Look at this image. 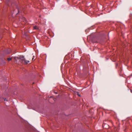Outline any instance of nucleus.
I'll return each mask as SVG.
<instances>
[{
    "label": "nucleus",
    "mask_w": 132,
    "mask_h": 132,
    "mask_svg": "<svg viewBox=\"0 0 132 132\" xmlns=\"http://www.w3.org/2000/svg\"><path fill=\"white\" fill-rule=\"evenodd\" d=\"M14 62L15 63L20 62L24 64H27L29 62V61L26 60L23 55H19L18 57H14Z\"/></svg>",
    "instance_id": "nucleus-1"
},
{
    "label": "nucleus",
    "mask_w": 132,
    "mask_h": 132,
    "mask_svg": "<svg viewBox=\"0 0 132 132\" xmlns=\"http://www.w3.org/2000/svg\"><path fill=\"white\" fill-rule=\"evenodd\" d=\"M33 28L34 29H38V28L37 26H34L33 27Z\"/></svg>",
    "instance_id": "nucleus-2"
},
{
    "label": "nucleus",
    "mask_w": 132,
    "mask_h": 132,
    "mask_svg": "<svg viewBox=\"0 0 132 132\" xmlns=\"http://www.w3.org/2000/svg\"><path fill=\"white\" fill-rule=\"evenodd\" d=\"M52 98L53 99V100L54 101H55L56 100V99L54 98L53 97V96H51L50 97V98Z\"/></svg>",
    "instance_id": "nucleus-3"
},
{
    "label": "nucleus",
    "mask_w": 132,
    "mask_h": 132,
    "mask_svg": "<svg viewBox=\"0 0 132 132\" xmlns=\"http://www.w3.org/2000/svg\"><path fill=\"white\" fill-rule=\"evenodd\" d=\"M7 60L8 61H9L11 60V58H7Z\"/></svg>",
    "instance_id": "nucleus-4"
},
{
    "label": "nucleus",
    "mask_w": 132,
    "mask_h": 132,
    "mask_svg": "<svg viewBox=\"0 0 132 132\" xmlns=\"http://www.w3.org/2000/svg\"><path fill=\"white\" fill-rule=\"evenodd\" d=\"M77 94L79 96H80V95L79 94V93L78 92H77Z\"/></svg>",
    "instance_id": "nucleus-5"
},
{
    "label": "nucleus",
    "mask_w": 132,
    "mask_h": 132,
    "mask_svg": "<svg viewBox=\"0 0 132 132\" xmlns=\"http://www.w3.org/2000/svg\"><path fill=\"white\" fill-rule=\"evenodd\" d=\"M31 56H30V55H29L28 56V59H30L31 58Z\"/></svg>",
    "instance_id": "nucleus-6"
},
{
    "label": "nucleus",
    "mask_w": 132,
    "mask_h": 132,
    "mask_svg": "<svg viewBox=\"0 0 132 132\" xmlns=\"http://www.w3.org/2000/svg\"><path fill=\"white\" fill-rule=\"evenodd\" d=\"M4 101H8V100H7L6 98H4Z\"/></svg>",
    "instance_id": "nucleus-7"
},
{
    "label": "nucleus",
    "mask_w": 132,
    "mask_h": 132,
    "mask_svg": "<svg viewBox=\"0 0 132 132\" xmlns=\"http://www.w3.org/2000/svg\"><path fill=\"white\" fill-rule=\"evenodd\" d=\"M17 10L18 11V12H19V10L18 8L17 9Z\"/></svg>",
    "instance_id": "nucleus-8"
},
{
    "label": "nucleus",
    "mask_w": 132,
    "mask_h": 132,
    "mask_svg": "<svg viewBox=\"0 0 132 132\" xmlns=\"http://www.w3.org/2000/svg\"><path fill=\"white\" fill-rule=\"evenodd\" d=\"M34 56H33V57L32 58V60H33L34 59V57H33Z\"/></svg>",
    "instance_id": "nucleus-9"
},
{
    "label": "nucleus",
    "mask_w": 132,
    "mask_h": 132,
    "mask_svg": "<svg viewBox=\"0 0 132 132\" xmlns=\"http://www.w3.org/2000/svg\"><path fill=\"white\" fill-rule=\"evenodd\" d=\"M14 13H15V12H13V13H12V14H13Z\"/></svg>",
    "instance_id": "nucleus-10"
},
{
    "label": "nucleus",
    "mask_w": 132,
    "mask_h": 132,
    "mask_svg": "<svg viewBox=\"0 0 132 132\" xmlns=\"http://www.w3.org/2000/svg\"><path fill=\"white\" fill-rule=\"evenodd\" d=\"M17 14V13H15V14L16 15V14Z\"/></svg>",
    "instance_id": "nucleus-11"
},
{
    "label": "nucleus",
    "mask_w": 132,
    "mask_h": 132,
    "mask_svg": "<svg viewBox=\"0 0 132 132\" xmlns=\"http://www.w3.org/2000/svg\"><path fill=\"white\" fill-rule=\"evenodd\" d=\"M24 19H25V18H24Z\"/></svg>",
    "instance_id": "nucleus-12"
}]
</instances>
